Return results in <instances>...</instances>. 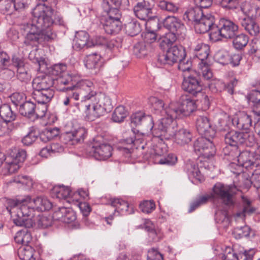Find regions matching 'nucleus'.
I'll use <instances>...</instances> for the list:
<instances>
[{
  "label": "nucleus",
  "instance_id": "603ef678",
  "mask_svg": "<svg viewBox=\"0 0 260 260\" xmlns=\"http://www.w3.org/2000/svg\"><path fill=\"white\" fill-rule=\"evenodd\" d=\"M127 115L128 112L125 109L124 107L119 106L114 110L112 114V119L115 122H121L124 120Z\"/></svg>",
  "mask_w": 260,
  "mask_h": 260
},
{
  "label": "nucleus",
  "instance_id": "39448f33",
  "mask_svg": "<svg viewBox=\"0 0 260 260\" xmlns=\"http://www.w3.org/2000/svg\"><path fill=\"white\" fill-rule=\"evenodd\" d=\"M13 212L16 213L17 218L14 219V223L19 226L31 228L35 223L36 214L31 200L29 197L17 201L12 208Z\"/></svg>",
  "mask_w": 260,
  "mask_h": 260
},
{
  "label": "nucleus",
  "instance_id": "052dcab7",
  "mask_svg": "<svg viewBox=\"0 0 260 260\" xmlns=\"http://www.w3.org/2000/svg\"><path fill=\"white\" fill-rule=\"evenodd\" d=\"M209 199L210 196L208 195L199 197L191 203L188 212L189 213L193 212L201 205L206 204Z\"/></svg>",
  "mask_w": 260,
  "mask_h": 260
},
{
  "label": "nucleus",
  "instance_id": "f8f14e48",
  "mask_svg": "<svg viewBox=\"0 0 260 260\" xmlns=\"http://www.w3.org/2000/svg\"><path fill=\"white\" fill-rule=\"evenodd\" d=\"M71 88L73 90H78L80 92L81 105L84 102L92 101L93 98L96 92L94 90V87L92 82L87 80H80L78 76L75 85L71 86Z\"/></svg>",
  "mask_w": 260,
  "mask_h": 260
},
{
  "label": "nucleus",
  "instance_id": "864d4df0",
  "mask_svg": "<svg viewBox=\"0 0 260 260\" xmlns=\"http://www.w3.org/2000/svg\"><path fill=\"white\" fill-rule=\"evenodd\" d=\"M59 133L57 128L46 129L41 134L39 133L40 138L42 142H47L58 136Z\"/></svg>",
  "mask_w": 260,
  "mask_h": 260
},
{
  "label": "nucleus",
  "instance_id": "0eeeda50",
  "mask_svg": "<svg viewBox=\"0 0 260 260\" xmlns=\"http://www.w3.org/2000/svg\"><path fill=\"white\" fill-rule=\"evenodd\" d=\"M236 191L235 185H225L219 182L214 185L213 193L209 196L210 198L220 199L224 205L233 207L235 204V195Z\"/></svg>",
  "mask_w": 260,
  "mask_h": 260
},
{
  "label": "nucleus",
  "instance_id": "393cba45",
  "mask_svg": "<svg viewBox=\"0 0 260 260\" xmlns=\"http://www.w3.org/2000/svg\"><path fill=\"white\" fill-rule=\"evenodd\" d=\"M80 105L81 107H85L86 117L89 121H93L104 114L103 109L98 107L94 102H84L83 105Z\"/></svg>",
  "mask_w": 260,
  "mask_h": 260
},
{
  "label": "nucleus",
  "instance_id": "c03bdc74",
  "mask_svg": "<svg viewBox=\"0 0 260 260\" xmlns=\"http://www.w3.org/2000/svg\"><path fill=\"white\" fill-rule=\"evenodd\" d=\"M35 250L29 245H22L18 250V254L21 260H35Z\"/></svg>",
  "mask_w": 260,
  "mask_h": 260
},
{
  "label": "nucleus",
  "instance_id": "7ed1b4c3",
  "mask_svg": "<svg viewBox=\"0 0 260 260\" xmlns=\"http://www.w3.org/2000/svg\"><path fill=\"white\" fill-rule=\"evenodd\" d=\"M197 108L196 102L186 96H182L177 102H171L167 113L171 117L164 119V123L169 125L168 128L170 137L174 134V127L177 125L176 119L189 116Z\"/></svg>",
  "mask_w": 260,
  "mask_h": 260
},
{
  "label": "nucleus",
  "instance_id": "4468645a",
  "mask_svg": "<svg viewBox=\"0 0 260 260\" xmlns=\"http://www.w3.org/2000/svg\"><path fill=\"white\" fill-rule=\"evenodd\" d=\"M223 7L230 10H240L246 16L253 17L256 8L245 0H222Z\"/></svg>",
  "mask_w": 260,
  "mask_h": 260
},
{
  "label": "nucleus",
  "instance_id": "72a5a7b5",
  "mask_svg": "<svg viewBox=\"0 0 260 260\" xmlns=\"http://www.w3.org/2000/svg\"><path fill=\"white\" fill-rule=\"evenodd\" d=\"M205 15L200 7L196 6L188 9L183 15V19L193 25Z\"/></svg>",
  "mask_w": 260,
  "mask_h": 260
},
{
  "label": "nucleus",
  "instance_id": "13d9d810",
  "mask_svg": "<svg viewBox=\"0 0 260 260\" xmlns=\"http://www.w3.org/2000/svg\"><path fill=\"white\" fill-rule=\"evenodd\" d=\"M139 207L143 213L149 214L155 209L156 206L153 200H145L140 204Z\"/></svg>",
  "mask_w": 260,
  "mask_h": 260
},
{
  "label": "nucleus",
  "instance_id": "69168bd1",
  "mask_svg": "<svg viewBox=\"0 0 260 260\" xmlns=\"http://www.w3.org/2000/svg\"><path fill=\"white\" fill-rule=\"evenodd\" d=\"M14 0L0 1V11L2 13H11L13 11Z\"/></svg>",
  "mask_w": 260,
  "mask_h": 260
},
{
  "label": "nucleus",
  "instance_id": "6e6d98bb",
  "mask_svg": "<svg viewBox=\"0 0 260 260\" xmlns=\"http://www.w3.org/2000/svg\"><path fill=\"white\" fill-rule=\"evenodd\" d=\"M35 219L36 221L34 224H37L38 227L41 228H47L52 224V220L50 218L41 215L40 213L37 215L36 217L35 216Z\"/></svg>",
  "mask_w": 260,
  "mask_h": 260
},
{
  "label": "nucleus",
  "instance_id": "473e14b6",
  "mask_svg": "<svg viewBox=\"0 0 260 260\" xmlns=\"http://www.w3.org/2000/svg\"><path fill=\"white\" fill-rule=\"evenodd\" d=\"M54 94V91L53 89L34 90L32 96L38 104L47 105L51 100Z\"/></svg>",
  "mask_w": 260,
  "mask_h": 260
},
{
  "label": "nucleus",
  "instance_id": "8fccbe9b",
  "mask_svg": "<svg viewBox=\"0 0 260 260\" xmlns=\"http://www.w3.org/2000/svg\"><path fill=\"white\" fill-rule=\"evenodd\" d=\"M15 162L20 164L23 162L26 157V152L25 150L14 148L12 149L9 155L7 156Z\"/></svg>",
  "mask_w": 260,
  "mask_h": 260
},
{
  "label": "nucleus",
  "instance_id": "cd10ccee",
  "mask_svg": "<svg viewBox=\"0 0 260 260\" xmlns=\"http://www.w3.org/2000/svg\"><path fill=\"white\" fill-rule=\"evenodd\" d=\"M232 124L238 129L249 131V129L251 126L252 119L251 116L244 112H241L239 116L232 119Z\"/></svg>",
  "mask_w": 260,
  "mask_h": 260
},
{
  "label": "nucleus",
  "instance_id": "2eb2a0df",
  "mask_svg": "<svg viewBox=\"0 0 260 260\" xmlns=\"http://www.w3.org/2000/svg\"><path fill=\"white\" fill-rule=\"evenodd\" d=\"M215 26H216V24L215 23V17L210 13L205 14L202 18L194 25L197 33L204 34L210 32V37L212 39H214L213 29Z\"/></svg>",
  "mask_w": 260,
  "mask_h": 260
},
{
  "label": "nucleus",
  "instance_id": "6e6552de",
  "mask_svg": "<svg viewBox=\"0 0 260 260\" xmlns=\"http://www.w3.org/2000/svg\"><path fill=\"white\" fill-rule=\"evenodd\" d=\"M225 142L232 146L245 145L252 147L256 143V139L252 132H242L236 131L228 132L224 136Z\"/></svg>",
  "mask_w": 260,
  "mask_h": 260
},
{
  "label": "nucleus",
  "instance_id": "4d7b16f0",
  "mask_svg": "<svg viewBox=\"0 0 260 260\" xmlns=\"http://www.w3.org/2000/svg\"><path fill=\"white\" fill-rule=\"evenodd\" d=\"M158 6L162 10L174 13L177 12L179 9L177 5L166 1H160L158 4Z\"/></svg>",
  "mask_w": 260,
  "mask_h": 260
},
{
  "label": "nucleus",
  "instance_id": "dca6fc26",
  "mask_svg": "<svg viewBox=\"0 0 260 260\" xmlns=\"http://www.w3.org/2000/svg\"><path fill=\"white\" fill-rule=\"evenodd\" d=\"M25 36L24 43L26 45H36L44 41H51L55 39L56 35L52 31V29H47L46 31L35 34H23Z\"/></svg>",
  "mask_w": 260,
  "mask_h": 260
},
{
  "label": "nucleus",
  "instance_id": "9d476101",
  "mask_svg": "<svg viewBox=\"0 0 260 260\" xmlns=\"http://www.w3.org/2000/svg\"><path fill=\"white\" fill-rule=\"evenodd\" d=\"M166 50L165 53L158 56L157 62L160 65L172 66L184 59L186 56L185 49L181 45H175Z\"/></svg>",
  "mask_w": 260,
  "mask_h": 260
},
{
  "label": "nucleus",
  "instance_id": "f3484780",
  "mask_svg": "<svg viewBox=\"0 0 260 260\" xmlns=\"http://www.w3.org/2000/svg\"><path fill=\"white\" fill-rule=\"evenodd\" d=\"M176 127L177 125L174 127V134L169 138H166V137L163 136V134L161 131L153 132V135L159 138L161 140H169L174 137L176 142L180 145H184L190 142L192 136L190 131L186 129L182 128L179 129L177 132H176Z\"/></svg>",
  "mask_w": 260,
  "mask_h": 260
},
{
  "label": "nucleus",
  "instance_id": "2f4dec72",
  "mask_svg": "<svg viewBox=\"0 0 260 260\" xmlns=\"http://www.w3.org/2000/svg\"><path fill=\"white\" fill-rule=\"evenodd\" d=\"M240 23L244 29L251 36H256L260 32L258 23L249 17L240 19Z\"/></svg>",
  "mask_w": 260,
  "mask_h": 260
},
{
  "label": "nucleus",
  "instance_id": "4be33fe9",
  "mask_svg": "<svg viewBox=\"0 0 260 260\" xmlns=\"http://www.w3.org/2000/svg\"><path fill=\"white\" fill-rule=\"evenodd\" d=\"M52 217L55 220L70 223L76 219V215L72 209L62 207L54 212Z\"/></svg>",
  "mask_w": 260,
  "mask_h": 260
},
{
  "label": "nucleus",
  "instance_id": "a19ab883",
  "mask_svg": "<svg viewBox=\"0 0 260 260\" xmlns=\"http://www.w3.org/2000/svg\"><path fill=\"white\" fill-rule=\"evenodd\" d=\"M53 192L55 194L56 197L59 199H69L68 202H73L74 197L71 196L72 191L70 188L64 186H55L53 189Z\"/></svg>",
  "mask_w": 260,
  "mask_h": 260
},
{
  "label": "nucleus",
  "instance_id": "680f3d73",
  "mask_svg": "<svg viewBox=\"0 0 260 260\" xmlns=\"http://www.w3.org/2000/svg\"><path fill=\"white\" fill-rule=\"evenodd\" d=\"M5 168L10 174L14 173L20 168V164L10 159V157H5Z\"/></svg>",
  "mask_w": 260,
  "mask_h": 260
},
{
  "label": "nucleus",
  "instance_id": "e2e57ef3",
  "mask_svg": "<svg viewBox=\"0 0 260 260\" xmlns=\"http://www.w3.org/2000/svg\"><path fill=\"white\" fill-rule=\"evenodd\" d=\"M250 173H251V183H253L254 186L258 188L260 187V166H258L257 164V166L256 167L251 170L249 171Z\"/></svg>",
  "mask_w": 260,
  "mask_h": 260
},
{
  "label": "nucleus",
  "instance_id": "de8ad7c7",
  "mask_svg": "<svg viewBox=\"0 0 260 260\" xmlns=\"http://www.w3.org/2000/svg\"><path fill=\"white\" fill-rule=\"evenodd\" d=\"M39 136V132L38 128L35 126L30 127L27 134L22 139V143L25 145L29 146L36 141Z\"/></svg>",
  "mask_w": 260,
  "mask_h": 260
},
{
  "label": "nucleus",
  "instance_id": "423d86ee",
  "mask_svg": "<svg viewBox=\"0 0 260 260\" xmlns=\"http://www.w3.org/2000/svg\"><path fill=\"white\" fill-rule=\"evenodd\" d=\"M193 49L195 56L200 60L198 64L199 74L205 80L210 79L213 74L206 60L209 54V46L203 42H198Z\"/></svg>",
  "mask_w": 260,
  "mask_h": 260
},
{
  "label": "nucleus",
  "instance_id": "20e7f679",
  "mask_svg": "<svg viewBox=\"0 0 260 260\" xmlns=\"http://www.w3.org/2000/svg\"><path fill=\"white\" fill-rule=\"evenodd\" d=\"M133 125L139 127L142 125L143 131L147 134L151 133L154 131V122L153 118L149 115H146L143 111H138L131 115V128L133 135L131 134V144H133L138 148V145L143 141L144 133L140 132L139 129L133 127Z\"/></svg>",
  "mask_w": 260,
  "mask_h": 260
},
{
  "label": "nucleus",
  "instance_id": "412c9836",
  "mask_svg": "<svg viewBox=\"0 0 260 260\" xmlns=\"http://www.w3.org/2000/svg\"><path fill=\"white\" fill-rule=\"evenodd\" d=\"M182 88L185 91L195 96L201 92L202 86L197 77L191 75L184 78Z\"/></svg>",
  "mask_w": 260,
  "mask_h": 260
},
{
  "label": "nucleus",
  "instance_id": "9b49d317",
  "mask_svg": "<svg viewBox=\"0 0 260 260\" xmlns=\"http://www.w3.org/2000/svg\"><path fill=\"white\" fill-rule=\"evenodd\" d=\"M238 26L233 21L221 18L213 28L214 39L217 40L219 36L225 39L233 38L238 33Z\"/></svg>",
  "mask_w": 260,
  "mask_h": 260
},
{
  "label": "nucleus",
  "instance_id": "a18cd8bd",
  "mask_svg": "<svg viewBox=\"0 0 260 260\" xmlns=\"http://www.w3.org/2000/svg\"><path fill=\"white\" fill-rule=\"evenodd\" d=\"M111 205L115 208V212L124 215L128 212L129 205L127 202L119 199H114L111 201Z\"/></svg>",
  "mask_w": 260,
  "mask_h": 260
},
{
  "label": "nucleus",
  "instance_id": "f257e3e1",
  "mask_svg": "<svg viewBox=\"0 0 260 260\" xmlns=\"http://www.w3.org/2000/svg\"><path fill=\"white\" fill-rule=\"evenodd\" d=\"M196 125L197 131L202 137L194 141V150L198 155L209 158L216 152L212 141L215 136L216 131L207 116H198L196 119Z\"/></svg>",
  "mask_w": 260,
  "mask_h": 260
},
{
  "label": "nucleus",
  "instance_id": "5701e85b",
  "mask_svg": "<svg viewBox=\"0 0 260 260\" xmlns=\"http://www.w3.org/2000/svg\"><path fill=\"white\" fill-rule=\"evenodd\" d=\"M164 27L170 32L177 33L178 36L181 35L185 29L184 25L180 19L174 16H168L162 20Z\"/></svg>",
  "mask_w": 260,
  "mask_h": 260
},
{
  "label": "nucleus",
  "instance_id": "79ce46f5",
  "mask_svg": "<svg viewBox=\"0 0 260 260\" xmlns=\"http://www.w3.org/2000/svg\"><path fill=\"white\" fill-rule=\"evenodd\" d=\"M0 116L4 121L12 123V122L15 120L16 115L12 111L10 105L4 104L0 107Z\"/></svg>",
  "mask_w": 260,
  "mask_h": 260
},
{
  "label": "nucleus",
  "instance_id": "a878e982",
  "mask_svg": "<svg viewBox=\"0 0 260 260\" xmlns=\"http://www.w3.org/2000/svg\"><path fill=\"white\" fill-rule=\"evenodd\" d=\"M53 85H54V79L49 75L37 77L32 81L34 90L51 89Z\"/></svg>",
  "mask_w": 260,
  "mask_h": 260
},
{
  "label": "nucleus",
  "instance_id": "774afa93",
  "mask_svg": "<svg viewBox=\"0 0 260 260\" xmlns=\"http://www.w3.org/2000/svg\"><path fill=\"white\" fill-rule=\"evenodd\" d=\"M136 229H145L148 233L155 229V227L153 222L149 219H141L140 223L136 225Z\"/></svg>",
  "mask_w": 260,
  "mask_h": 260
},
{
  "label": "nucleus",
  "instance_id": "e433bc0d",
  "mask_svg": "<svg viewBox=\"0 0 260 260\" xmlns=\"http://www.w3.org/2000/svg\"><path fill=\"white\" fill-rule=\"evenodd\" d=\"M88 34L84 31L77 32L75 36L74 46L77 49H81L84 47L88 48L94 45V44L88 42Z\"/></svg>",
  "mask_w": 260,
  "mask_h": 260
},
{
  "label": "nucleus",
  "instance_id": "0e129e2a",
  "mask_svg": "<svg viewBox=\"0 0 260 260\" xmlns=\"http://www.w3.org/2000/svg\"><path fill=\"white\" fill-rule=\"evenodd\" d=\"M50 72L52 75L59 77L67 73V66L63 63L55 64L52 67Z\"/></svg>",
  "mask_w": 260,
  "mask_h": 260
},
{
  "label": "nucleus",
  "instance_id": "3c124183",
  "mask_svg": "<svg viewBox=\"0 0 260 260\" xmlns=\"http://www.w3.org/2000/svg\"><path fill=\"white\" fill-rule=\"evenodd\" d=\"M233 44L234 48L238 50L242 49L247 44L248 37L244 34H240L236 35L232 38Z\"/></svg>",
  "mask_w": 260,
  "mask_h": 260
},
{
  "label": "nucleus",
  "instance_id": "b1692460",
  "mask_svg": "<svg viewBox=\"0 0 260 260\" xmlns=\"http://www.w3.org/2000/svg\"><path fill=\"white\" fill-rule=\"evenodd\" d=\"M237 83L238 81L236 79L231 80L228 83H225L220 80H217L212 82L209 87L212 92L216 93L225 90L229 94H233L234 87L237 85Z\"/></svg>",
  "mask_w": 260,
  "mask_h": 260
},
{
  "label": "nucleus",
  "instance_id": "bf43d9fd",
  "mask_svg": "<svg viewBox=\"0 0 260 260\" xmlns=\"http://www.w3.org/2000/svg\"><path fill=\"white\" fill-rule=\"evenodd\" d=\"M230 55L229 53L225 51L220 50L215 54L214 58L217 62L225 65L229 63Z\"/></svg>",
  "mask_w": 260,
  "mask_h": 260
},
{
  "label": "nucleus",
  "instance_id": "f704fd0d",
  "mask_svg": "<svg viewBox=\"0 0 260 260\" xmlns=\"http://www.w3.org/2000/svg\"><path fill=\"white\" fill-rule=\"evenodd\" d=\"M92 102H94L98 107L102 108L104 113L110 111L112 108L111 99L102 93L96 92Z\"/></svg>",
  "mask_w": 260,
  "mask_h": 260
},
{
  "label": "nucleus",
  "instance_id": "58836bf2",
  "mask_svg": "<svg viewBox=\"0 0 260 260\" xmlns=\"http://www.w3.org/2000/svg\"><path fill=\"white\" fill-rule=\"evenodd\" d=\"M242 207L241 212H237L236 216L244 217L247 215H250L255 212L256 208L252 205L251 201L247 197L242 196Z\"/></svg>",
  "mask_w": 260,
  "mask_h": 260
},
{
  "label": "nucleus",
  "instance_id": "c85d7f7f",
  "mask_svg": "<svg viewBox=\"0 0 260 260\" xmlns=\"http://www.w3.org/2000/svg\"><path fill=\"white\" fill-rule=\"evenodd\" d=\"M238 158V162L242 165L246 170L251 171L257 166L253 156L248 151H243L239 153Z\"/></svg>",
  "mask_w": 260,
  "mask_h": 260
},
{
  "label": "nucleus",
  "instance_id": "4c0bfd02",
  "mask_svg": "<svg viewBox=\"0 0 260 260\" xmlns=\"http://www.w3.org/2000/svg\"><path fill=\"white\" fill-rule=\"evenodd\" d=\"M24 227L23 229L16 233L14 237V240L17 243L26 245L31 242L32 236L30 231L28 229L29 228Z\"/></svg>",
  "mask_w": 260,
  "mask_h": 260
},
{
  "label": "nucleus",
  "instance_id": "7c9ffc66",
  "mask_svg": "<svg viewBox=\"0 0 260 260\" xmlns=\"http://www.w3.org/2000/svg\"><path fill=\"white\" fill-rule=\"evenodd\" d=\"M87 135L86 129L83 127H79L66 133L65 138L71 141L72 144H76L84 141Z\"/></svg>",
  "mask_w": 260,
  "mask_h": 260
},
{
  "label": "nucleus",
  "instance_id": "c9c22d12",
  "mask_svg": "<svg viewBox=\"0 0 260 260\" xmlns=\"http://www.w3.org/2000/svg\"><path fill=\"white\" fill-rule=\"evenodd\" d=\"M105 32L109 35H115L121 29V23L119 19H106L103 24Z\"/></svg>",
  "mask_w": 260,
  "mask_h": 260
},
{
  "label": "nucleus",
  "instance_id": "aec40b11",
  "mask_svg": "<svg viewBox=\"0 0 260 260\" xmlns=\"http://www.w3.org/2000/svg\"><path fill=\"white\" fill-rule=\"evenodd\" d=\"M76 79H78L77 75L67 72L54 79L55 87L57 90L62 91L73 90L71 86L75 85Z\"/></svg>",
  "mask_w": 260,
  "mask_h": 260
},
{
  "label": "nucleus",
  "instance_id": "f03ea898",
  "mask_svg": "<svg viewBox=\"0 0 260 260\" xmlns=\"http://www.w3.org/2000/svg\"><path fill=\"white\" fill-rule=\"evenodd\" d=\"M53 10L51 6L38 4L32 10V23H27L23 27V34H35L51 29L53 24Z\"/></svg>",
  "mask_w": 260,
  "mask_h": 260
},
{
  "label": "nucleus",
  "instance_id": "6ab92c4d",
  "mask_svg": "<svg viewBox=\"0 0 260 260\" xmlns=\"http://www.w3.org/2000/svg\"><path fill=\"white\" fill-rule=\"evenodd\" d=\"M120 5L128 6L129 3L124 4L123 0H103L102 7L108 15L106 19H119L118 8Z\"/></svg>",
  "mask_w": 260,
  "mask_h": 260
},
{
  "label": "nucleus",
  "instance_id": "37998d69",
  "mask_svg": "<svg viewBox=\"0 0 260 260\" xmlns=\"http://www.w3.org/2000/svg\"><path fill=\"white\" fill-rule=\"evenodd\" d=\"M177 33L169 32L160 39V47L164 50L172 47L177 40Z\"/></svg>",
  "mask_w": 260,
  "mask_h": 260
},
{
  "label": "nucleus",
  "instance_id": "bb28decb",
  "mask_svg": "<svg viewBox=\"0 0 260 260\" xmlns=\"http://www.w3.org/2000/svg\"><path fill=\"white\" fill-rule=\"evenodd\" d=\"M85 66L92 71V74H96L102 66L101 56L97 53H92L86 55L84 59Z\"/></svg>",
  "mask_w": 260,
  "mask_h": 260
},
{
  "label": "nucleus",
  "instance_id": "ea45409f",
  "mask_svg": "<svg viewBox=\"0 0 260 260\" xmlns=\"http://www.w3.org/2000/svg\"><path fill=\"white\" fill-rule=\"evenodd\" d=\"M32 205L38 212H43L50 209L52 207L51 203L46 198L37 197L31 200Z\"/></svg>",
  "mask_w": 260,
  "mask_h": 260
},
{
  "label": "nucleus",
  "instance_id": "1a4fd4ad",
  "mask_svg": "<svg viewBox=\"0 0 260 260\" xmlns=\"http://www.w3.org/2000/svg\"><path fill=\"white\" fill-rule=\"evenodd\" d=\"M148 102L151 105L152 110H153L156 114H160L163 116V117L159 120L157 127L154 129L153 132L161 131L163 134L162 136L166 137V138H169L170 137V133H169L168 132L169 125L167 124L163 123V120L165 119H169V117L171 118L167 113V110L169 108V105L165 108V104L163 101L156 97L153 96L150 97L148 99Z\"/></svg>",
  "mask_w": 260,
  "mask_h": 260
},
{
  "label": "nucleus",
  "instance_id": "5fc2aeb1",
  "mask_svg": "<svg viewBox=\"0 0 260 260\" xmlns=\"http://www.w3.org/2000/svg\"><path fill=\"white\" fill-rule=\"evenodd\" d=\"M75 202L77 203L81 212L83 214V215L84 216V218L83 219V221L85 222L86 225H89V223L88 222L87 216L89 214L91 210L89 205L86 202H80L78 199H76Z\"/></svg>",
  "mask_w": 260,
  "mask_h": 260
},
{
  "label": "nucleus",
  "instance_id": "a211bd4d",
  "mask_svg": "<svg viewBox=\"0 0 260 260\" xmlns=\"http://www.w3.org/2000/svg\"><path fill=\"white\" fill-rule=\"evenodd\" d=\"M89 148V153L96 159L104 160L112 156V147L109 144L95 143Z\"/></svg>",
  "mask_w": 260,
  "mask_h": 260
},
{
  "label": "nucleus",
  "instance_id": "ddd939ff",
  "mask_svg": "<svg viewBox=\"0 0 260 260\" xmlns=\"http://www.w3.org/2000/svg\"><path fill=\"white\" fill-rule=\"evenodd\" d=\"M136 2L133 10L136 16L143 20H154L156 16L152 15V7L153 0H133Z\"/></svg>",
  "mask_w": 260,
  "mask_h": 260
},
{
  "label": "nucleus",
  "instance_id": "c756f323",
  "mask_svg": "<svg viewBox=\"0 0 260 260\" xmlns=\"http://www.w3.org/2000/svg\"><path fill=\"white\" fill-rule=\"evenodd\" d=\"M238 158V162L242 165L246 170L251 171L257 166L253 156L248 151H243L239 153Z\"/></svg>",
  "mask_w": 260,
  "mask_h": 260
},
{
  "label": "nucleus",
  "instance_id": "49530a36",
  "mask_svg": "<svg viewBox=\"0 0 260 260\" xmlns=\"http://www.w3.org/2000/svg\"><path fill=\"white\" fill-rule=\"evenodd\" d=\"M148 44L145 42L140 41L135 43L133 47V54L138 58L146 56L148 52Z\"/></svg>",
  "mask_w": 260,
  "mask_h": 260
},
{
  "label": "nucleus",
  "instance_id": "338daca9",
  "mask_svg": "<svg viewBox=\"0 0 260 260\" xmlns=\"http://www.w3.org/2000/svg\"><path fill=\"white\" fill-rule=\"evenodd\" d=\"M249 54H255V56L260 58V38H254L250 44Z\"/></svg>",
  "mask_w": 260,
  "mask_h": 260
},
{
  "label": "nucleus",
  "instance_id": "09e8293b",
  "mask_svg": "<svg viewBox=\"0 0 260 260\" xmlns=\"http://www.w3.org/2000/svg\"><path fill=\"white\" fill-rule=\"evenodd\" d=\"M36 105L32 102L27 101L20 106L19 111L21 115L32 118L34 117Z\"/></svg>",
  "mask_w": 260,
  "mask_h": 260
}]
</instances>
